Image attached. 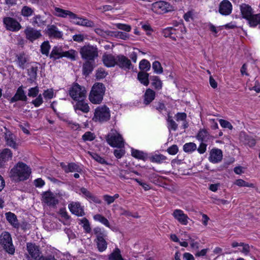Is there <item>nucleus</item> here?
Masks as SVG:
<instances>
[{"mask_svg": "<svg viewBox=\"0 0 260 260\" xmlns=\"http://www.w3.org/2000/svg\"><path fill=\"white\" fill-rule=\"evenodd\" d=\"M30 173L29 167L23 162H18L11 169L10 177L15 182H19L28 179Z\"/></svg>", "mask_w": 260, "mask_h": 260, "instance_id": "f257e3e1", "label": "nucleus"}, {"mask_svg": "<svg viewBox=\"0 0 260 260\" xmlns=\"http://www.w3.org/2000/svg\"><path fill=\"white\" fill-rule=\"evenodd\" d=\"M105 91V87L102 83L94 84L89 95L90 101L94 104H100L103 100Z\"/></svg>", "mask_w": 260, "mask_h": 260, "instance_id": "f03ea898", "label": "nucleus"}, {"mask_svg": "<svg viewBox=\"0 0 260 260\" xmlns=\"http://www.w3.org/2000/svg\"><path fill=\"white\" fill-rule=\"evenodd\" d=\"M0 243L7 252L10 254H14L15 249L12 243L11 235L8 232H4L1 234Z\"/></svg>", "mask_w": 260, "mask_h": 260, "instance_id": "7ed1b4c3", "label": "nucleus"}, {"mask_svg": "<svg viewBox=\"0 0 260 260\" xmlns=\"http://www.w3.org/2000/svg\"><path fill=\"white\" fill-rule=\"evenodd\" d=\"M110 118V111L106 106L97 107L94 111L92 120L95 122H103L108 121Z\"/></svg>", "mask_w": 260, "mask_h": 260, "instance_id": "20e7f679", "label": "nucleus"}, {"mask_svg": "<svg viewBox=\"0 0 260 260\" xmlns=\"http://www.w3.org/2000/svg\"><path fill=\"white\" fill-rule=\"evenodd\" d=\"M93 232L96 236L95 241L96 243L98 250L100 252L104 251L106 249L107 247V243L105 240L106 235L105 232L99 227L95 228Z\"/></svg>", "mask_w": 260, "mask_h": 260, "instance_id": "39448f33", "label": "nucleus"}, {"mask_svg": "<svg viewBox=\"0 0 260 260\" xmlns=\"http://www.w3.org/2000/svg\"><path fill=\"white\" fill-rule=\"evenodd\" d=\"M80 53L82 58L93 60L98 56V49L93 46L85 45L80 49Z\"/></svg>", "mask_w": 260, "mask_h": 260, "instance_id": "423d86ee", "label": "nucleus"}, {"mask_svg": "<svg viewBox=\"0 0 260 260\" xmlns=\"http://www.w3.org/2000/svg\"><path fill=\"white\" fill-rule=\"evenodd\" d=\"M69 95L74 100L85 99L86 91L85 88L77 83L72 85L69 90Z\"/></svg>", "mask_w": 260, "mask_h": 260, "instance_id": "0eeeda50", "label": "nucleus"}, {"mask_svg": "<svg viewBox=\"0 0 260 260\" xmlns=\"http://www.w3.org/2000/svg\"><path fill=\"white\" fill-rule=\"evenodd\" d=\"M124 140L121 135L117 132H115V156L117 158H120L125 154L124 148Z\"/></svg>", "mask_w": 260, "mask_h": 260, "instance_id": "6e6552de", "label": "nucleus"}, {"mask_svg": "<svg viewBox=\"0 0 260 260\" xmlns=\"http://www.w3.org/2000/svg\"><path fill=\"white\" fill-rule=\"evenodd\" d=\"M45 32L51 39H61L63 37V32L54 24L47 25Z\"/></svg>", "mask_w": 260, "mask_h": 260, "instance_id": "1a4fd4ad", "label": "nucleus"}, {"mask_svg": "<svg viewBox=\"0 0 260 260\" xmlns=\"http://www.w3.org/2000/svg\"><path fill=\"white\" fill-rule=\"evenodd\" d=\"M42 201L49 206H55L58 203L57 195L49 191L43 192Z\"/></svg>", "mask_w": 260, "mask_h": 260, "instance_id": "9d476101", "label": "nucleus"}, {"mask_svg": "<svg viewBox=\"0 0 260 260\" xmlns=\"http://www.w3.org/2000/svg\"><path fill=\"white\" fill-rule=\"evenodd\" d=\"M71 22L76 25L88 27H93L94 26V23L92 21L84 18L79 17L75 13L71 19Z\"/></svg>", "mask_w": 260, "mask_h": 260, "instance_id": "9b49d317", "label": "nucleus"}, {"mask_svg": "<svg viewBox=\"0 0 260 260\" xmlns=\"http://www.w3.org/2000/svg\"><path fill=\"white\" fill-rule=\"evenodd\" d=\"M24 34L26 38L31 42L40 38L42 36L40 30L35 29L31 27H27L24 30Z\"/></svg>", "mask_w": 260, "mask_h": 260, "instance_id": "f8f14e48", "label": "nucleus"}, {"mask_svg": "<svg viewBox=\"0 0 260 260\" xmlns=\"http://www.w3.org/2000/svg\"><path fill=\"white\" fill-rule=\"evenodd\" d=\"M76 103L74 105V109L77 114L81 111L84 113H87L89 111L90 108L88 104L85 102V99L76 100Z\"/></svg>", "mask_w": 260, "mask_h": 260, "instance_id": "ddd939ff", "label": "nucleus"}, {"mask_svg": "<svg viewBox=\"0 0 260 260\" xmlns=\"http://www.w3.org/2000/svg\"><path fill=\"white\" fill-rule=\"evenodd\" d=\"M116 64L124 69H129L132 66L130 60L124 55H118L115 57V65Z\"/></svg>", "mask_w": 260, "mask_h": 260, "instance_id": "4468645a", "label": "nucleus"}, {"mask_svg": "<svg viewBox=\"0 0 260 260\" xmlns=\"http://www.w3.org/2000/svg\"><path fill=\"white\" fill-rule=\"evenodd\" d=\"M4 23L7 29L11 31H17L21 28L20 24L17 21L10 17L5 18Z\"/></svg>", "mask_w": 260, "mask_h": 260, "instance_id": "2eb2a0df", "label": "nucleus"}, {"mask_svg": "<svg viewBox=\"0 0 260 260\" xmlns=\"http://www.w3.org/2000/svg\"><path fill=\"white\" fill-rule=\"evenodd\" d=\"M173 215L174 217L181 224L187 225L189 217L184 214L183 211L180 209H176L174 211Z\"/></svg>", "mask_w": 260, "mask_h": 260, "instance_id": "dca6fc26", "label": "nucleus"}, {"mask_svg": "<svg viewBox=\"0 0 260 260\" xmlns=\"http://www.w3.org/2000/svg\"><path fill=\"white\" fill-rule=\"evenodd\" d=\"M153 5L154 8L160 10V12L163 13H166L174 10V7L168 2L165 1L155 2Z\"/></svg>", "mask_w": 260, "mask_h": 260, "instance_id": "f3484780", "label": "nucleus"}, {"mask_svg": "<svg viewBox=\"0 0 260 260\" xmlns=\"http://www.w3.org/2000/svg\"><path fill=\"white\" fill-rule=\"evenodd\" d=\"M232 11V5L228 0L222 1L219 5V12L223 15H230Z\"/></svg>", "mask_w": 260, "mask_h": 260, "instance_id": "a211bd4d", "label": "nucleus"}, {"mask_svg": "<svg viewBox=\"0 0 260 260\" xmlns=\"http://www.w3.org/2000/svg\"><path fill=\"white\" fill-rule=\"evenodd\" d=\"M69 208L72 213L78 216H82L85 214L84 210L79 203L72 202L70 203L69 205Z\"/></svg>", "mask_w": 260, "mask_h": 260, "instance_id": "6ab92c4d", "label": "nucleus"}, {"mask_svg": "<svg viewBox=\"0 0 260 260\" xmlns=\"http://www.w3.org/2000/svg\"><path fill=\"white\" fill-rule=\"evenodd\" d=\"M60 166L63 169L66 173L69 172H78L80 173L82 171L80 167L77 164L71 162L69 163L68 165H66L63 162H61Z\"/></svg>", "mask_w": 260, "mask_h": 260, "instance_id": "aec40b11", "label": "nucleus"}, {"mask_svg": "<svg viewBox=\"0 0 260 260\" xmlns=\"http://www.w3.org/2000/svg\"><path fill=\"white\" fill-rule=\"evenodd\" d=\"M222 158V152L220 149H213L210 153L209 159L213 163H217L221 160Z\"/></svg>", "mask_w": 260, "mask_h": 260, "instance_id": "412c9836", "label": "nucleus"}, {"mask_svg": "<svg viewBox=\"0 0 260 260\" xmlns=\"http://www.w3.org/2000/svg\"><path fill=\"white\" fill-rule=\"evenodd\" d=\"M55 10V15L62 18H67L69 17L71 19H72L73 16H74V13L72 12L64 10L59 8L56 7L54 9Z\"/></svg>", "mask_w": 260, "mask_h": 260, "instance_id": "4be33fe9", "label": "nucleus"}, {"mask_svg": "<svg viewBox=\"0 0 260 260\" xmlns=\"http://www.w3.org/2000/svg\"><path fill=\"white\" fill-rule=\"evenodd\" d=\"M5 140L7 145L14 149L17 148V144L15 141V137L10 132L6 133Z\"/></svg>", "mask_w": 260, "mask_h": 260, "instance_id": "5701e85b", "label": "nucleus"}, {"mask_svg": "<svg viewBox=\"0 0 260 260\" xmlns=\"http://www.w3.org/2000/svg\"><path fill=\"white\" fill-rule=\"evenodd\" d=\"M63 50L60 46H54L50 54V57L54 60L59 59L62 57Z\"/></svg>", "mask_w": 260, "mask_h": 260, "instance_id": "b1692460", "label": "nucleus"}, {"mask_svg": "<svg viewBox=\"0 0 260 260\" xmlns=\"http://www.w3.org/2000/svg\"><path fill=\"white\" fill-rule=\"evenodd\" d=\"M27 99L26 96L25 94L24 90L22 89L21 86L19 87L15 95L11 99L12 102H15L17 101H26Z\"/></svg>", "mask_w": 260, "mask_h": 260, "instance_id": "393cba45", "label": "nucleus"}, {"mask_svg": "<svg viewBox=\"0 0 260 260\" xmlns=\"http://www.w3.org/2000/svg\"><path fill=\"white\" fill-rule=\"evenodd\" d=\"M240 10L243 17L247 19L252 14V10L250 6L245 4L240 6Z\"/></svg>", "mask_w": 260, "mask_h": 260, "instance_id": "a878e982", "label": "nucleus"}, {"mask_svg": "<svg viewBox=\"0 0 260 260\" xmlns=\"http://www.w3.org/2000/svg\"><path fill=\"white\" fill-rule=\"evenodd\" d=\"M155 96V93L153 90L150 88L147 89L144 94V104L148 105L154 99Z\"/></svg>", "mask_w": 260, "mask_h": 260, "instance_id": "bb28decb", "label": "nucleus"}, {"mask_svg": "<svg viewBox=\"0 0 260 260\" xmlns=\"http://www.w3.org/2000/svg\"><path fill=\"white\" fill-rule=\"evenodd\" d=\"M176 29L172 27H167L162 31L163 35L165 37H170L173 40H176Z\"/></svg>", "mask_w": 260, "mask_h": 260, "instance_id": "cd10ccee", "label": "nucleus"}, {"mask_svg": "<svg viewBox=\"0 0 260 260\" xmlns=\"http://www.w3.org/2000/svg\"><path fill=\"white\" fill-rule=\"evenodd\" d=\"M137 78L140 83L144 85L147 86L149 85V74L146 72H139L138 74Z\"/></svg>", "mask_w": 260, "mask_h": 260, "instance_id": "c85d7f7f", "label": "nucleus"}, {"mask_svg": "<svg viewBox=\"0 0 260 260\" xmlns=\"http://www.w3.org/2000/svg\"><path fill=\"white\" fill-rule=\"evenodd\" d=\"M241 141L246 145L249 147H253L255 145L256 142L254 139L251 136L246 135L245 133L241 134L240 135Z\"/></svg>", "mask_w": 260, "mask_h": 260, "instance_id": "c756f323", "label": "nucleus"}, {"mask_svg": "<svg viewBox=\"0 0 260 260\" xmlns=\"http://www.w3.org/2000/svg\"><path fill=\"white\" fill-rule=\"evenodd\" d=\"M196 138L202 142H207L210 138V135L207 130L200 129L196 136Z\"/></svg>", "mask_w": 260, "mask_h": 260, "instance_id": "7c9ffc66", "label": "nucleus"}, {"mask_svg": "<svg viewBox=\"0 0 260 260\" xmlns=\"http://www.w3.org/2000/svg\"><path fill=\"white\" fill-rule=\"evenodd\" d=\"M12 157L11 151L8 148L4 149L0 153V164L11 159Z\"/></svg>", "mask_w": 260, "mask_h": 260, "instance_id": "2f4dec72", "label": "nucleus"}, {"mask_svg": "<svg viewBox=\"0 0 260 260\" xmlns=\"http://www.w3.org/2000/svg\"><path fill=\"white\" fill-rule=\"evenodd\" d=\"M103 61L106 66L113 67L114 66V56L111 54L106 53L103 56Z\"/></svg>", "mask_w": 260, "mask_h": 260, "instance_id": "473e14b6", "label": "nucleus"}, {"mask_svg": "<svg viewBox=\"0 0 260 260\" xmlns=\"http://www.w3.org/2000/svg\"><path fill=\"white\" fill-rule=\"evenodd\" d=\"M247 20L250 26H256L258 24H260V14L253 15L252 14Z\"/></svg>", "mask_w": 260, "mask_h": 260, "instance_id": "72a5a7b5", "label": "nucleus"}, {"mask_svg": "<svg viewBox=\"0 0 260 260\" xmlns=\"http://www.w3.org/2000/svg\"><path fill=\"white\" fill-rule=\"evenodd\" d=\"M15 62L19 68L24 69L25 64L27 62V58L24 54H19L16 56Z\"/></svg>", "mask_w": 260, "mask_h": 260, "instance_id": "f704fd0d", "label": "nucleus"}, {"mask_svg": "<svg viewBox=\"0 0 260 260\" xmlns=\"http://www.w3.org/2000/svg\"><path fill=\"white\" fill-rule=\"evenodd\" d=\"M166 159V156L161 154H155L150 157V160L151 162L157 164H161Z\"/></svg>", "mask_w": 260, "mask_h": 260, "instance_id": "c9c22d12", "label": "nucleus"}, {"mask_svg": "<svg viewBox=\"0 0 260 260\" xmlns=\"http://www.w3.org/2000/svg\"><path fill=\"white\" fill-rule=\"evenodd\" d=\"M152 80V85L155 89L160 90L162 88V82L157 76H152L151 77Z\"/></svg>", "mask_w": 260, "mask_h": 260, "instance_id": "e433bc0d", "label": "nucleus"}, {"mask_svg": "<svg viewBox=\"0 0 260 260\" xmlns=\"http://www.w3.org/2000/svg\"><path fill=\"white\" fill-rule=\"evenodd\" d=\"M197 149L196 144L193 142L187 143L183 145V150L185 152L191 153Z\"/></svg>", "mask_w": 260, "mask_h": 260, "instance_id": "4c0bfd02", "label": "nucleus"}, {"mask_svg": "<svg viewBox=\"0 0 260 260\" xmlns=\"http://www.w3.org/2000/svg\"><path fill=\"white\" fill-rule=\"evenodd\" d=\"M93 70V67L89 60H87L83 65V73L84 75H87Z\"/></svg>", "mask_w": 260, "mask_h": 260, "instance_id": "58836bf2", "label": "nucleus"}, {"mask_svg": "<svg viewBox=\"0 0 260 260\" xmlns=\"http://www.w3.org/2000/svg\"><path fill=\"white\" fill-rule=\"evenodd\" d=\"M77 52L76 51L71 49L67 51H63L62 57H66L72 60H74L76 59V56H77Z\"/></svg>", "mask_w": 260, "mask_h": 260, "instance_id": "ea45409f", "label": "nucleus"}, {"mask_svg": "<svg viewBox=\"0 0 260 260\" xmlns=\"http://www.w3.org/2000/svg\"><path fill=\"white\" fill-rule=\"evenodd\" d=\"M79 223L82 224V226L87 233L91 232V228L88 220L86 218H83L79 220Z\"/></svg>", "mask_w": 260, "mask_h": 260, "instance_id": "a19ab883", "label": "nucleus"}, {"mask_svg": "<svg viewBox=\"0 0 260 260\" xmlns=\"http://www.w3.org/2000/svg\"><path fill=\"white\" fill-rule=\"evenodd\" d=\"M38 66L37 64L35 66H32L28 70V74L30 78L33 80L36 79L37 75V71H38Z\"/></svg>", "mask_w": 260, "mask_h": 260, "instance_id": "79ce46f5", "label": "nucleus"}, {"mask_svg": "<svg viewBox=\"0 0 260 260\" xmlns=\"http://www.w3.org/2000/svg\"><path fill=\"white\" fill-rule=\"evenodd\" d=\"M151 65L150 62L146 59H142L139 63V68L142 71H147L150 70Z\"/></svg>", "mask_w": 260, "mask_h": 260, "instance_id": "37998d69", "label": "nucleus"}, {"mask_svg": "<svg viewBox=\"0 0 260 260\" xmlns=\"http://www.w3.org/2000/svg\"><path fill=\"white\" fill-rule=\"evenodd\" d=\"M50 49V45L48 41L44 42L41 46V52L43 54L47 56L49 54V52Z\"/></svg>", "mask_w": 260, "mask_h": 260, "instance_id": "c03bdc74", "label": "nucleus"}, {"mask_svg": "<svg viewBox=\"0 0 260 260\" xmlns=\"http://www.w3.org/2000/svg\"><path fill=\"white\" fill-rule=\"evenodd\" d=\"M152 68L154 72L156 74H161L163 72V69L160 63L158 61H155L152 63Z\"/></svg>", "mask_w": 260, "mask_h": 260, "instance_id": "a18cd8bd", "label": "nucleus"}, {"mask_svg": "<svg viewBox=\"0 0 260 260\" xmlns=\"http://www.w3.org/2000/svg\"><path fill=\"white\" fill-rule=\"evenodd\" d=\"M93 218L95 220L98 221L105 225L109 227V223L108 220L101 215L96 214L94 216Z\"/></svg>", "mask_w": 260, "mask_h": 260, "instance_id": "49530a36", "label": "nucleus"}, {"mask_svg": "<svg viewBox=\"0 0 260 260\" xmlns=\"http://www.w3.org/2000/svg\"><path fill=\"white\" fill-rule=\"evenodd\" d=\"M132 155L133 157L144 160L145 158V156L144 155V153L141 151L138 150H134L133 149L132 150Z\"/></svg>", "mask_w": 260, "mask_h": 260, "instance_id": "de8ad7c7", "label": "nucleus"}, {"mask_svg": "<svg viewBox=\"0 0 260 260\" xmlns=\"http://www.w3.org/2000/svg\"><path fill=\"white\" fill-rule=\"evenodd\" d=\"M121 178L124 179H132V172L128 170H121L119 174Z\"/></svg>", "mask_w": 260, "mask_h": 260, "instance_id": "09e8293b", "label": "nucleus"}, {"mask_svg": "<svg viewBox=\"0 0 260 260\" xmlns=\"http://www.w3.org/2000/svg\"><path fill=\"white\" fill-rule=\"evenodd\" d=\"M45 21L42 18L41 16L37 15L34 18L33 25L37 26H41L45 25Z\"/></svg>", "mask_w": 260, "mask_h": 260, "instance_id": "8fccbe9b", "label": "nucleus"}, {"mask_svg": "<svg viewBox=\"0 0 260 260\" xmlns=\"http://www.w3.org/2000/svg\"><path fill=\"white\" fill-rule=\"evenodd\" d=\"M6 217L8 221L11 224L13 225L17 224V219L16 216L13 213L11 212H9L6 213Z\"/></svg>", "mask_w": 260, "mask_h": 260, "instance_id": "3c124183", "label": "nucleus"}, {"mask_svg": "<svg viewBox=\"0 0 260 260\" xmlns=\"http://www.w3.org/2000/svg\"><path fill=\"white\" fill-rule=\"evenodd\" d=\"M235 184L238 186H245L253 187L254 185L252 183H249L242 179H237L235 182Z\"/></svg>", "mask_w": 260, "mask_h": 260, "instance_id": "603ef678", "label": "nucleus"}, {"mask_svg": "<svg viewBox=\"0 0 260 260\" xmlns=\"http://www.w3.org/2000/svg\"><path fill=\"white\" fill-rule=\"evenodd\" d=\"M94 139L95 135H94V134L90 132H87L82 136V139L84 141H91L93 140Z\"/></svg>", "mask_w": 260, "mask_h": 260, "instance_id": "864d4df0", "label": "nucleus"}, {"mask_svg": "<svg viewBox=\"0 0 260 260\" xmlns=\"http://www.w3.org/2000/svg\"><path fill=\"white\" fill-rule=\"evenodd\" d=\"M115 25H116L118 29L126 32H129L131 30V26L129 25L118 23L115 24Z\"/></svg>", "mask_w": 260, "mask_h": 260, "instance_id": "5fc2aeb1", "label": "nucleus"}, {"mask_svg": "<svg viewBox=\"0 0 260 260\" xmlns=\"http://www.w3.org/2000/svg\"><path fill=\"white\" fill-rule=\"evenodd\" d=\"M88 153L96 161L102 164L106 162L105 159L96 153H92L89 151L88 152Z\"/></svg>", "mask_w": 260, "mask_h": 260, "instance_id": "6e6d98bb", "label": "nucleus"}, {"mask_svg": "<svg viewBox=\"0 0 260 260\" xmlns=\"http://www.w3.org/2000/svg\"><path fill=\"white\" fill-rule=\"evenodd\" d=\"M106 140L108 144L112 147H114V133L112 129L106 136Z\"/></svg>", "mask_w": 260, "mask_h": 260, "instance_id": "4d7b16f0", "label": "nucleus"}, {"mask_svg": "<svg viewBox=\"0 0 260 260\" xmlns=\"http://www.w3.org/2000/svg\"><path fill=\"white\" fill-rule=\"evenodd\" d=\"M33 10L31 8L27 7L24 6L23 7L21 10V14L23 16L28 17L32 14Z\"/></svg>", "mask_w": 260, "mask_h": 260, "instance_id": "13d9d810", "label": "nucleus"}, {"mask_svg": "<svg viewBox=\"0 0 260 260\" xmlns=\"http://www.w3.org/2000/svg\"><path fill=\"white\" fill-rule=\"evenodd\" d=\"M43 95L45 99H51L54 96V92L52 89L45 90Z\"/></svg>", "mask_w": 260, "mask_h": 260, "instance_id": "bf43d9fd", "label": "nucleus"}, {"mask_svg": "<svg viewBox=\"0 0 260 260\" xmlns=\"http://www.w3.org/2000/svg\"><path fill=\"white\" fill-rule=\"evenodd\" d=\"M219 122L220 125L223 128H228L231 130L233 128L231 123L228 121L220 119L219 120Z\"/></svg>", "mask_w": 260, "mask_h": 260, "instance_id": "052dcab7", "label": "nucleus"}, {"mask_svg": "<svg viewBox=\"0 0 260 260\" xmlns=\"http://www.w3.org/2000/svg\"><path fill=\"white\" fill-rule=\"evenodd\" d=\"M107 75V73L103 69L100 68L96 71V77L98 79L104 78Z\"/></svg>", "mask_w": 260, "mask_h": 260, "instance_id": "680f3d73", "label": "nucleus"}, {"mask_svg": "<svg viewBox=\"0 0 260 260\" xmlns=\"http://www.w3.org/2000/svg\"><path fill=\"white\" fill-rule=\"evenodd\" d=\"M39 91V90L38 86L30 88L28 90V95L30 97H35L38 95Z\"/></svg>", "mask_w": 260, "mask_h": 260, "instance_id": "e2e57ef3", "label": "nucleus"}, {"mask_svg": "<svg viewBox=\"0 0 260 260\" xmlns=\"http://www.w3.org/2000/svg\"><path fill=\"white\" fill-rule=\"evenodd\" d=\"M115 37L123 40H126L128 38L129 35L126 32L115 31Z\"/></svg>", "mask_w": 260, "mask_h": 260, "instance_id": "0e129e2a", "label": "nucleus"}, {"mask_svg": "<svg viewBox=\"0 0 260 260\" xmlns=\"http://www.w3.org/2000/svg\"><path fill=\"white\" fill-rule=\"evenodd\" d=\"M43 102V98L41 94L39 95V96L34 100H33L31 102L32 104L36 107H39Z\"/></svg>", "mask_w": 260, "mask_h": 260, "instance_id": "69168bd1", "label": "nucleus"}, {"mask_svg": "<svg viewBox=\"0 0 260 260\" xmlns=\"http://www.w3.org/2000/svg\"><path fill=\"white\" fill-rule=\"evenodd\" d=\"M168 152L171 155H175L178 151V148L176 145H173L167 149Z\"/></svg>", "mask_w": 260, "mask_h": 260, "instance_id": "338daca9", "label": "nucleus"}, {"mask_svg": "<svg viewBox=\"0 0 260 260\" xmlns=\"http://www.w3.org/2000/svg\"><path fill=\"white\" fill-rule=\"evenodd\" d=\"M115 260H125L122 257L121 251L118 248H115Z\"/></svg>", "mask_w": 260, "mask_h": 260, "instance_id": "774afa93", "label": "nucleus"}]
</instances>
